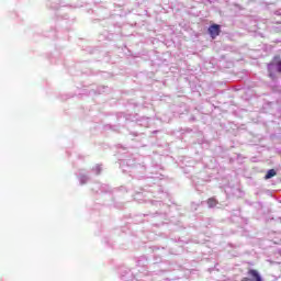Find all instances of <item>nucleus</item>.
I'll use <instances>...</instances> for the list:
<instances>
[{
	"label": "nucleus",
	"instance_id": "f03ea898",
	"mask_svg": "<svg viewBox=\"0 0 281 281\" xmlns=\"http://www.w3.org/2000/svg\"><path fill=\"white\" fill-rule=\"evenodd\" d=\"M207 205L209 207H216V205H218V200L215 198H210L207 200Z\"/></svg>",
	"mask_w": 281,
	"mask_h": 281
},
{
	"label": "nucleus",
	"instance_id": "f257e3e1",
	"mask_svg": "<svg viewBox=\"0 0 281 281\" xmlns=\"http://www.w3.org/2000/svg\"><path fill=\"white\" fill-rule=\"evenodd\" d=\"M209 34H210L211 38H216V36H221V25L212 24L209 27Z\"/></svg>",
	"mask_w": 281,
	"mask_h": 281
},
{
	"label": "nucleus",
	"instance_id": "20e7f679",
	"mask_svg": "<svg viewBox=\"0 0 281 281\" xmlns=\"http://www.w3.org/2000/svg\"><path fill=\"white\" fill-rule=\"evenodd\" d=\"M243 281H249V278H244Z\"/></svg>",
	"mask_w": 281,
	"mask_h": 281
},
{
	"label": "nucleus",
	"instance_id": "7ed1b4c3",
	"mask_svg": "<svg viewBox=\"0 0 281 281\" xmlns=\"http://www.w3.org/2000/svg\"><path fill=\"white\" fill-rule=\"evenodd\" d=\"M278 175L274 169L268 170L267 175L265 176V179H272V177H276Z\"/></svg>",
	"mask_w": 281,
	"mask_h": 281
}]
</instances>
